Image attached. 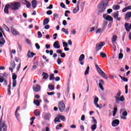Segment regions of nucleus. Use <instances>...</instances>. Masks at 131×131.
<instances>
[{"instance_id": "1", "label": "nucleus", "mask_w": 131, "mask_h": 131, "mask_svg": "<svg viewBox=\"0 0 131 131\" xmlns=\"http://www.w3.org/2000/svg\"><path fill=\"white\" fill-rule=\"evenodd\" d=\"M9 5L12 11H18L21 8V3L19 2L10 3Z\"/></svg>"}, {"instance_id": "2", "label": "nucleus", "mask_w": 131, "mask_h": 131, "mask_svg": "<svg viewBox=\"0 0 131 131\" xmlns=\"http://www.w3.org/2000/svg\"><path fill=\"white\" fill-rule=\"evenodd\" d=\"M108 5L107 0H103L102 2V4H100L98 6L99 9L100 10L99 11V13H103L106 9V6Z\"/></svg>"}, {"instance_id": "3", "label": "nucleus", "mask_w": 131, "mask_h": 131, "mask_svg": "<svg viewBox=\"0 0 131 131\" xmlns=\"http://www.w3.org/2000/svg\"><path fill=\"white\" fill-rule=\"evenodd\" d=\"M0 131H7V125L2 121V119L0 120Z\"/></svg>"}, {"instance_id": "4", "label": "nucleus", "mask_w": 131, "mask_h": 131, "mask_svg": "<svg viewBox=\"0 0 131 131\" xmlns=\"http://www.w3.org/2000/svg\"><path fill=\"white\" fill-rule=\"evenodd\" d=\"M11 32L12 35L14 36H17V35H20V33L14 27H11Z\"/></svg>"}, {"instance_id": "5", "label": "nucleus", "mask_w": 131, "mask_h": 131, "mask_svg": "<svg viewBox=\"0 0 131 131\" xmlns=\"http://www.w3.org/2000/svg\"><path fill=\"white\" fill-rule=\"evenodd\" d=\"M103 46H105V43L104 42H100V43H97L96 46V51H100V50L103 48Z\"/></svg>"}, {"instance_id": "6", "label": "nucleus", "mask_w": 131, "mask_h": 131, "mask_svg": "<svg viewBox=\"0 0 131 131\" xmlns=\"http://www.w3.org/2000/svg\"><path fill=\"white\" fill-rule=\"evenodd\" d=\"M58 109L60 112H63L65 109V104L63 102H59L58 104Z\"/></svg>"}, {"instance_id": "7", "label": "nucleus", "mask_w": 131, "mask_h": 131, "mask_svg": "<svg viewBox=\"0 0 131 131\" xmlns=\"http://www.w3.org/2000/svg\"><path fill=\"white\" fill-rule=\"evenodd\" d=\"M41 89V87H40V85L38 84H36V86H33V90L36 93H38V92H40Z\"/></svg>"}, {"instance_id": "8", "label": "nucleus", "mask_w": 131, "mask_h": 131, "mask_svg": "<svg viewBox=\"0 0 131 131\" xmlns=\"http://www.w3.org/2000/svg\"><path fill=\"white\" fill-rule=\"evenodd\" d=\"M9 9H11V7L10 4H7L5 5L4 8V13H6V14H9Z\"/></svg>"}, {"instance_id": "9", "label": "nucleus", "mask_w": 131, "mask_h": 131, "mask_svg": "<svg viewBox=\"0 0 131 131\" xmlns=\"http://www.w3.org/2000/svg\"><path fill=\"white\" fill-rule=\"evenodd\" d=\"M119 124V120L118 119L114 120L112 123V125H113L114 127L117 126Z\"/></svg>"}, {"instance_id": "10", "label": "nucleus", "mask_w": 131, "mask_h": 131, "mask_svg": "<svg viewBox=\"0 0 131 131\" xmlns=\"http://www.w3.org/2000/svg\"><path fill=\"white\" fill-rule=\"evenodd\" d=\"M129 24L128 23H125V28L126 30V31H127V32H129V31H130V29H131V23L130 24L129 26Z\"/></svg>"}, {"instance_id": "11", "label": "nucleus", "mask_w": 131, "mask_h": 131, "mask_svg": "<svg viewBox=\"0 0 131 131\" xmlns=\"http://www.w3.org/2000/svg\"><path fill=\"white\" fill-rule=\"evenodd\" d=\"M124 100H125L124 96H123L122 95L120 97H119V99H116V102L117 104H119L120 101L121 102H123V101H124Z\"/></svg>"}, {"instance_id": "12", "label": "nucleus", "mask_w": 131, "mask_h": 131, "mask_svg": "<svg viewBox=\"0 0 131 131\" xmlns=\"http://www.w3.org/2000/svg\"><path fill=\"white\" fill-rule=\"evenodd\" d=\"M131 18V12H128L125 15V20H129Z\"/></svg>"}, {"instance_id": "13", "label": "nucleus", "mask_w": 131, "mask_h": 131, "mask_svg": "<svg viewBox=\"0 0 131 131\" xmlns=\"http://www.w3.org/2000/svg\"><path fill=\"white\" fill-rule=\"evenodd\" d=\"M53 47L55 49H60V44L59 43V41H56L53 43Z\"/></svg>"}, {"instance_id": "14", "label": "nucleus", "mask_w": 131, "mask_h": 131, "mask_svg": "<svg viewBox=\"0 0 131 131\" xmlns=\"http://www.w3.org/2000/svg\"><path fill=\"white\" fill-rule=\"evenodd\" d=\"M95 67L96 68V70L97 71V72H98V73L100 75L102 73H103V71L102 70V69H101L100 68V67H99V66H98V64L95 63Z\"/></svg>"}, {"instance_id": "15", "label": "nucleus", "mask_w": 131, "mask_h": 131, "mask_svg": "<svg viewBox=\"0 0 131 131\" xmlns=\"http://www.w3.org/2000/svg\"><path fill=\"white\" fill-rule=\"evenodd\" d=\"M78 11H79V3H78V4H77V8H74V9H73V13L74 14H76V12H77Z\"/></svg>"}, {"instance_id": "16", "label": "nucleus", "mask_w": 131, "mask_h": 131, "mask_svg": "<svg viewBox=\"0 0 131 131\" xmlns=\"http://www.w3.org/2000/svg\"><path fill=\"white\" fill-rule=\"evenodd\" d=\"M116 40H117V36L113 35L112 38V42L113 43H115V42H116Z\"/></svg>"}, {"instance_id": "17", "label": "nucleus", "mask_w": 131, "mask_h": 131, "mask_svg": "<svg viewBox=\"0 0 131 131\" xmlns=\"http://www.w3.org/2000/svg\"><path fill=\"white\" fill-rule=\"evenodd\" d=\"M27 56L29 57V58H33V56H35V54H34L33 52L28 51Z\"/></svg>"}, {"instance_id": "18", "label": "nucleus", "mask_w": 131, "mask_h": 131, "mask_svg": "<svg viewBox=\"0 0 131 131\" xmlns=\"http://www.w3.org/2000/svg\"><path fill=\"white\" fill-rule=\"evenodd\" d=\"M57 117H59L61 120L62 121H65L66 120V118H65V116L61 115H57Z\"/></svg>"}, {"instance_id": "19", "label": "nucleus", "mask_w": 131, "mask_h": 131, "mask_svg": "<svg viewBox=\"0 0 131 131\" xmlns=\"http://www.w3.org/2000/svg\"><path fill=\"white\" fill-rule=\"evenodd\" d=\"M42 75L43 76V79H48V78H49V74H48V73H43Z\"/></svg>"}, {"instance_id": "20", "label": "nucleus", "mask_w": 131, "mask_h": 131, "mask_svg": "<svg viewBox=\"0 0 131 131\" xmlns=\"http://www.w3.org/2000/svg\"><path fill=\"white\" fill-rule=\"evenodd\" d=\"M49 22H50L49 18H46L43 21V25H47V24H49Z\"/></svg>"}, {"instance_id": "21", "label": "nucleus", "mask_w": 131, "mask_h": 131, "mask_svg": "<svg viewBox=\"0 0 131 131\" xmlns=\"http://www.w3.org/2000/svg\"><path fill=\"white\" fill-rule=\"evenodd\" d=\"M6 43V40L4 38V37L0 38V45H4Z\"/></svg>"}, {"instance_id": "22", "label": "nucleus", "mask_w": 131, "mask_h": 131, "mask_svg": "<svg viewBox=\"0 0 131 131\" xmlns=\"http://www.w3.org/2000/svg\"><path fill=\"white\" fill-rule=\"evenodd\" d=\"M36 0H33L32 1V7L33 8V9H35V8H36Z\"/></svg>"}, {"instance_id": "23", "label": "nucleus", "mask_w": 131, "mask_h": 131, "mask_svg": "<svg viewBox=\"0 0 131 131\" xmlns=\"http://www.w3.org/2000/svg\"><path fill=\"white\" fill-rule=\"evenodd\" d=\"M34 114L35 116H39L40 115V112L38 110H36L34 112Z\"/></svg>"}, {"instance_id": "24", "label": "nucleus", "mask_w": 131, "mask_h": 131, "mask_svg": "<svg viewBox=\"0 0 131 131\" xmlns=\"http://www.w3.org/2000/svg\"><path fill=\"white\" fill-rule=\"evenodd\" d=\"M121 95V91H120V90H119L116 96H115L116 100H117L118 99H119V98L120 97Z\"/></svg>"}, {"instance_id": "25", "label": "nucleus", "mask_w": 131, "mask_h": 131, "mask_svg": "<svg viewBox=\"0 0 131 131\" xmlns=\"http://www.w3.org/2000/svg\"><path fill=\"white\" fill-rule=\"evenodd\" d=\"M48 89L50 91H54V90H55V85L53 84H49L48 85Z\"/></svg>"}, {"instance_id": "26", "label": "nucleus", "mask_w": 131, "mask_h": 131, "mask_svg": "<svg viewBox=\"0 0 131 131\" xmlns=\"http://www.w3.org/2000/svg\"><path fill=\"white\" fill-rule=\"evenodd\" d=\"M50 117H51V114L49 113L46 114L45 115V118L46 120H49Z\"/></svg>"}, {"instance_id": "27", "label": "nucleus", "mask_w": 131, "mask_h": 131, "mask_svg": "<svg viewBox=\"0 0 131 131\" xmlns=\"http://www.w3.org/2000/svg\"><path fill=\"white\" fill-rule=\"evenodd\" d=\"M113 9L115 11H117V10H119V9H120V6L119 5H114L113 6Z\"/></svg>"}, {"instance_id": "28", "label": "nucleus", "mask_w": 131, "mask_h": 131, "mask_svg": "<svg viewBox=\"0 0 131 131\" xmlns=\"http://www.w3.org/2000/svg\"><path fill=\"white\" fill-rule=\"evenodd\" d=\"M33 103H34V104H35V105H36L37 106H39V105H40V101H39V100H34Z\"/></svg>"}, {"instance_id": "29", "label": "nucleus", "mask_w": 131, "mask_h": 131, "mask_svg": "<svg viewBox=\"0 0 131 131\" xmlns=\"http://www.w3.org/2000/svg\"><path fill=\"white\" fill-rule=\"evenodd\" d=\"M105 20H107V21H113V18L110 15H107L105 17Z\"/></svg>"}, {"instance_id": "30", "label": "nucleus", "mask_w": 131, "mask_h": 131, "mask_svg": "<svg viewBox=\"0 0 131 131\" xmlns=\"http://www.w3.org/2000/svg\"><path fill=\"white\" fill-rule=\"evenodd\" d=\"M103 77V78H105V79H108V77H107V75L103 72L100 75Z\"/></svg>"}, {"instance_id": "31", "label": "nucleus", "mask_w": 131, "mask_h": 131, "mask_svg": "<svg viewBox=\"0 0 131 131\" xmlns=\"http://www.w3.org/2000/svg\"><path fill=\"white\" fill-rule=\"evenodd\" d=\"M100 57H101V58H107V54H106V53H104V52H101L100 53Z\"/></svg>"}, {"instance_id": "32", "label": "nucleus", "mask_w": 131, "mask_h": 131, "mask_svg": "<svg viewBox=\"0 0 131 131\" xmlns=\"http://www.w3.org/2000/svg\"><path fill=\"white\" fill-rule=\"evenodd\" d=\"M11 66V67L13 69H15V67H16V63H15L14 61H11L10 62Z\"/></svg>"}, {"instance_id": "33", "label": "nucleus", "mask_w": 131, "mask_h": 131, "mask_svg": "<svg viewBox=\"0 0 131 131\" xmlns=\"http://www.w3.org/2000/svg\"><path fill=\"white\" fill-rule=\"evenodd\" d=\"M117 113V107H114L113 112V116L114 117L116 115V113Z\"/></svg>"}, {"instance_id": "34", "label": "nucleus", "mask_w": 131, "mask_h": 131, "mask_svg": "<svg viewBox=\"0 0 131 131\" xmlns=\"http://www.w3.org/2000/svg\"><path fill=\"white\" fill-rule=\"evenodd\" d=\"M84 59V54H81V55L80 56L79 58V61L80 62H81V61H82V60H83Z\"/></svg>"}, {"instance_id": "35", "label": "nucleus", "mask_w": 131, "mask_h": 131, "mask_svg": "<svg viewBox=\"0 0 131 131\" xmlns=\"http://www.w3.org/2000/svg\"><path fill=\"white\" fill-rule=\"evenodd\" d=\"M89 71H90V67L88 66V67H87L86 68V70H85V72H84V74H85V75H88V74H89Z\"/></svg>"}, {"instance_id": "36", "label": "nucleus", "mask_w": 131, "mask_h": 131, "mask_svg": "<svg viewBox=\"0 0 131 131\" xmlns=\"http://www.w3.org/2000/svg\"><path fill=\"white\" fill-rule=\"evenodd\" d=\"M25 2L27 5V6H26L27 8H30V7H31V4L29 3V2H28L26 0H25Z\"/></svg>"}, {"instance_id": "37", "label": "nucleus", "mask_w": 131, "mask_h": 131, "mask_svg": "<svg viewBox=\"0 0 131 131\" xmlns=\"http://www.w3.org/2000/svg\"><path fill=\"white\" fill-rule=\"evenodd\" d=\"M49 79L50 80H53L55 79V75L54 74H51Z\"/></svg>"}, {"instance_id": "38", "label": "nucleus", "mask_w": 131, "mask_h": 131, "mask_svg": "<svg viewBox=\"0 0 131 131\" xmlns=\"http://www.w3.org/2000/svg\"><path fill=\"white\" fill-rule=\"evenodd\" d=\"M54 122L55 123H56V122H61V120H60V118H59V117H57L54 119Z\"/></svg>"}, {"instance_id": "39", "label": "nucleus", "mask_w": 131, "mask_h": 131, "mask_svg": "<svg viewBox=\"0 0 131 131\" xmlns=\"http://www.w3.org/2000/svg\"><path fill=\"white\" fill-rule=\"evenodd\" d=\"M61 31L66 33V34H68V30L65 29V28H62L61 29Z\"/></svg>"}, {"instance_id": "40", "label": "nucleus", "mask_w": 131, "mask_h": 131, "mask_svg": "<svg viewBox=\"0 0 131 131\" xmlns=\"http://www.w3.org/2000/svg\"><path fill=\"white\" fill-rule=\"evenodd\" d=\"M17 79V75L15 73L12 74V80H16Z\"/></svg>"}, {"instance_id": "41", "label": "nucleus", "mask_w": 131, "mask_h": 131, "mask_svg": "<svg viewBox=\"0 0 131 131\" xmlns=\"http://www.w3.org/2000/svg\"><path fill=\"white\" fill-rule=\"evenodd\" d=\"M97 128V124H94L91 126V129L92 130H95Z\"/></svg>"}, {"instance_id": "42", "label": "nucleus", "mask_w": 131, "mask_h": 131, "mask_svg": "<svg viewBox=\"0 0 131 131\" xmlns=\"http://www.w3.org/2000/svg\"><path fill=\"white\" fill-rule=\"evenodd\" d=\"M118 13L119 12L117 11V13H114V18H115V19H116V18H117L118 16H119V14Z\"/></svg>"}, {"instance_id": "43", "label": "nucleus", "mask_w": 131, "mask_h": 131, "mask_svg": "<svg viewBox=\"0 0 131 131\" xmlns=\"http://www.w3.org/2000/svg\"><path fill=\"white\" fill-rule=\"evenodd\" d=\"M17 85V81L16 80H12V86L15 88Z\"/></svg>"}, {"instance_id": "44", "label": "nucleus", "mask_w": 131, "mask_h": 131, "mask_svg": "<svg viewBox=\"0 0 131 131\" xmlns=\"http://www.w3.org/2000/svg\"><path fill=\"white\" fill-rule=\"evenodd\" d=\"M58 17H59V15L57 13L53 14V19L56 20V19L58 18Z\"/></svg>"}, {"instance_id": "45", "label": "nucleus", "mask_w": 131, "mask_h": 131, "mask_svg": "<svg viewBox=\"0 0 131 131\" xmlns=\"http://www.w3.org/2000/svg\"><path fill=\"white\" fill-rule=\"evenodd\" d=\"M68 14H70V11L69 10H66L65 11V13H64V16L66 17H68Z\"/></svg>"}, {"instance_id": "46", "label": "nucleus", "mask_w": 131, "mask_h": 131, "mask_svg": "<svg viewBox=\"0 0 131 131\" xmlns=\"http://www.w3.org/2000/svg\"><path fill=\"white\" fill-rule=\"evenodd\" d=\"M98 102H99V98L96 97L94 98V104H97L98 103Z\"/></svg>"}, {"instance_id": "47", "label": "nucleus", "mask_w": 131, "mask_h": 131, "mask_svg": "<svg viewBox=\"0 0 131 131\" xmlns=\"http://www.w3.org/2000/svg\"><path fill=\"white\" fill-rule=\"evenodd\" d=\"M99 86L100 89V90H101V91H104V87H103V85H102V83H99Z\"/></svg>"}, {"instance_id": "48", "label": "nucleus", "mask_w": 131, "mask_h": 131, "mask_svg": "<svg viewBox=\"0 0 131 131\" xmlns=\"http://www.w3.org/2000/svg\"><path fill=\"white\" fill-rule=\"evenodd\" d=\"M123 58V54L120 53L119 54V59H122Z\"/></svg>"}, {"instance_id": "49", "label": "nucleus", "mask_w": 131, "mask_h": 131, "mask_svg": "<svg viewBox=\"0 0 131 131\" xmlns=\"http://www.w3.org/2000/svg\"><path fill=\"white\" fill-rule=\"evenodd\" d=\"M3 26H4L5 28V29L6 30V31H8V32H10V29L9 28V27H8V26H7L6 25L4 24Z\"/></svg>"}, {"instance_id": "50", "label": "nucleus", "mask_w": 131, "mask_h": 131, "mask_svg": "<svg viewBox=\"0 0 131 131\" xmlns=\"http://www.w3.org/2000/svg\"><path fill=\"white\" fill-rule=\"evenodd\" d=\"M42 37V34H41V33H40V31H38V37L39 38H40Z\"/></svg>"}, {"instance_id": "51", "label": "nucleus", "mask_w": 131, "mask_h": 131, "mask_svg": "<svg viewBox=\"0 0 131 131\" xmlns=\"http://www.w3.org/2000/svg\"><path fill=\"white\" fill-rule=\"evenodd\" d=\"M60 57L61 58H65L66 57V54L64 53H62L60 54Z\"/></svg>"}, {"instance_id": "52", "label": "nucleus", "mask_w": 131, "mask_h": 131, "mask_svg": "<svg viewBox=\"0 0 131 131\" xmlns=\"http://www.w3.org/2000/svg\"><path fill=\"white\" fill-rule=\"evenodd\" d=\"M47 15H52L53 14V11L52 10H48L47 11Z\"/></svg>"}, {"instance_id": "53", "label": "nucleus", "mask_w": 131, "mask_h": 131, "mask_svg": "<svg viewBox=\"0 0 131 131\" xmlns=\"http://www.w3.org/2000/svg\"><path fill=\"white\" fill-rule=\"evenodd\" d=\"M36 49H37V50H39V49H40V46H39V45H38V43H36L35 45Z\"/></svg>"}, {"instance_id": "54", "label": "nucleus", "mask_w": 131, "mask_h": 131, "mask_svg": "<svg viewBox=\"0 0 131 131\" xmlns=\"http://www.w3.org/2000/svg\"><path fill=\"white\" fill-rule=\"evenodd\" d=\"M85 120V116H84V115H82L81 117V120H82V121H84Z\"/></svg>"}, {"instance_id": "55", "label": "nucleus", "mask_w": 131, "mask_h": 131, "mask_svg": "<svg viewBox=\"0 0 131 131\" xmlns=\"http://www.w3.org/2000/svg\"><path fill=\"white\" fill-rule=\"evenodd\" d=\"M62 45H63V47H64V48L68 47V44H67V42H63Z\"/></svg>"}, {"instance_id": "56", "label": "nucleus", "mask_w": 131, "mask_h": 131, "mask_svg": "<svg viewBox=\"0 0 131 131\" xmlns=\"http://www.w3.org/2000/svg\"><path fill=\"white\" fill-rule=\"evenodd\" d=\"M47 95L49 96H53V95H55V92H47Z\"/></svg>"}, {"instance_id": "57", "label": "nucleus", "mask_w": 131, "mask_h": 131, "mask_svg": "<svg viewBox=\"0 0 131 131\" xmlns=\"http://www.w3.org/2000/svg\"><path fill=\"white\" fill-rule=\"evenodd\" d=\"M57 62V63L58 64V65H60V64H61L62 63V61H61V58H58Z\"/></svg>"}, {"instance_id": "58", "label": "nucleus", "mask_w": 131, "mask_h": 131, "mask_svg": "<svg viewBox=\"0 0 131 131\" xmlns=\"http://www.w3.org/2000/svg\"><path fill=\"white\" fill-rule=\"evenodd\" d=\"M93 120V122L95 123V124H97V120L95 118V117H92Z\"/></svg>"}, {"instance_id": "59", "label": "nucleus", "mask_w": 131, "mask_h": 131, "mask_svg": "<svg viewBox=\"0 0 131 131\" xmlns=\"http://www.w3.org/2000/svg\"><path fill=\"white\" fill-rule=\"evenodd\" d=\"M122 80L125 81L126 82H127V81H128V79H127V78H125L124 77H123V78H122Z\"/></svg>"}, {"instance_id": "60", "label": "nucleus", "mask_w": 131, "mask_h": 131, "mask_svg": "<svg viewBox=\"0 0 131 131\" xmlns=\"http://www.w3.org/2000/svg\"><path fill=\"white\" fill-rule=\"evenodd\" d=\"M107 14H111V13H112V9H107Z\"/></svg>"}, {"instance_id": "61", "label": "nucleus", "mask_w": 131, "mask_h": 131, "mask_svg": "<svg viewBox=\"0 0 131 131\" xmlns=\"http://www.w3.org/2000/svg\"><path fill=\"white\" fill-rule=\"evenodd\" d=\"M60 7H61V8H63V9H65V4H64V3H60Z\"/></svg>"}, {"instance_id": "62", "label": "nucleus", "mask_w": 131, "mask_h": 131, "mask_svg": "<svg viewBox=\"0 0 131 131\" xmlns=\"http://www.w3.org/2000/svg\"><path fill=\"white\" fill-rule=\"evenodd\" d=\"M122 115L123 116H127V112L124 111V112H123Z\"/></svg>"}, {"instance_id": "63", "label": "nucleus", "mask_w": 131, "mask_h": 131, "mask_svg": "<svg viewBox=\"0 0 131 131\" xmlns=\"http://www.w3.org/2000/svg\"><path fill=\"white\" fill-rule=\"evenodd\" d=\"M47 9H53V5L50 4L49 7H47Z\"/></svg>"}, {"instance_id": "64", "label": "nucleus", "mask_w": 131, "mask_h": 131, "mask_svg": "<svg viewBox=\"0 0 131 131\" xmlns=\"http://www.w3.org/2000/svg\"><path fill=\"white\" fill-rule=\"evenodd\" d=\"M62 24L64 26L67 25V21H66V20H63L62 21Z\"/></svg>"}]
</instances>
